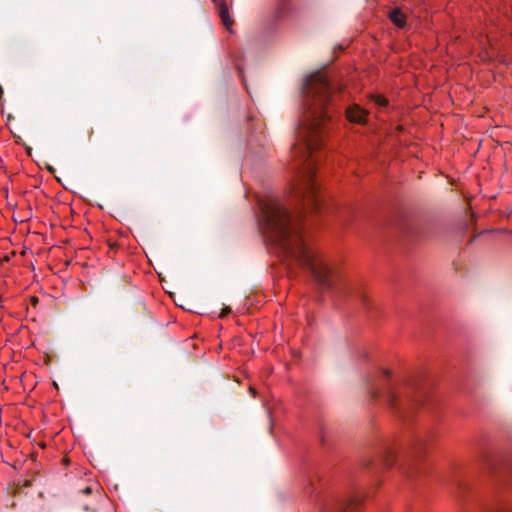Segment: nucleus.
I'll return each mask as SVG.
<instances>
[{
  "label": "nucleus",
  "instance_id": "nucleus-1",
  "mask_svg": "<svg viewBox=\"0 0 512 512\" xmlns=\"http://www.w3.org/2000/svg\"><path fill=\"white\" fill-rule=\"evenodd\" d=\"M320 70L308 74L301 88L302 117L292 147L296 180L289 198L268 195L257 199V223L267 245L295 260L314 279L320 272L304 235L301 218L318 208L317 161L320 139Z\"/></svg>",
  "mask_w": 512,
  "mask_h": 512
},
{
  "label": "nucleus",
  "instance_id": "nucleus-2",
  "mask_svg": "<svg viewBox=\"0 0 512 512\" xmlns=\"http://www.w3.org/2000/svg\"><path fill=\"white\" fill-rule=\"evenodd\" d=\"M322 292L327 291L337 299H358L365 301L366 295L361 285L347 279L340 271L322 264Z\"/></svg>",
  "mask_w": 512,
  "mask_h": 512
},
{
  "label": "nucleus",
  "instance_id": "nucleus-3",
  "mask_svg": "<svg viewBox=\"0 0 512 512\" xmlns=\"http://www.w3.org/2000/svg\"><path fill=\"white\" fill-rule=\"evenodd\" d=\"M292 0H274L272 19L274 22H281L287 19L293 12Z\"/></svg>",
  "mask_w": 512,
  "mask_h": 512
},
{
  "label": "nucleus",
  "instance_id": "nucleus-4",
  "mask_svg": "<svg viewBox=\"0 0 512 512\" xmlns=\"http://www.w3.org/2000/svg\"><path fill=\"white\" fill-rule=\"evenodd\" d=\"M215 6L218 9L219 17L222 21V24L228 31H232V19L230 18L228 7L225 3V0H214Z\"/></svg>",
  "mask_w": 512,
  "mask_h": 512
},
{
  "label": "nucleus",
  "instance_id": "nucleus-5",
  "mask_svg": "<svg viewBox=\"0 0 512 512\" xmlns=\"http://www.w3.org/2000/svg\"><path fill=\"white\" fill-rule=\"evenodd\" d=\"M347 118L351 122L363 123L366 119V111L357 105L351 106L347 109Z\"/></svg>",
  "mask_w": 512,
  "mask_h": 512
},
{
  "label": "nucleus",
  "instance_id": "nucleus-6",
  "mask_svg": "<svg viewBox=\"0 0 512 512\" xmlns=\"http://www.w3.org/2000/svg\"><path fill=\"white\" fill-rule=\"evenodd\" d=\"M361 498L358 496H352L348 500L340 504L337 512H353V510L360 505Z\"/></svg>",
  "mask_w": 512,
  "mask_h": 512
},
{
  "label": "nucleus",
  "instance_id": "nucleus-7",
  "mask_svg": "<svg viewBox=\"0 0 512 512\" xmlns=\"http://www.w3.org/2000/svg\"><path fill=\"white\" fill-rule=\"evenodd\" d=\"M389 18L393 24H395L396 26H398L400 28L404 27V25L406 23L405 15L401 12L400 9H397V8L390 11Z\"/></svg>",
  "mask_w": 512,
  "mask_h": 512
},
{
  "label": "nucleus",
  "instance_id": "nucleus-8",
  "mask_svg": "<svg viewBox=\"0 0 512 512\" xmlns=\"http://www.w3.org/2000/svg\"><path fill=\"white\" fill-rule=\"evenodd\" d=\"M384 397H385L387 403L390 406H393L396 401V397H397L396 388L393 385L387 386L385 388Z\"/></svg>",
  "mask_w": 512,
  "mask_h": 512
},
{
  "label": "nucleus",
  "instance_id": "nucleus-9",
  "mask_svg": "<svg viewBox=\"0 0 512 512\" xmlns=\"http://www.w3.org/2000/svg\"><path fill=\"white\" fill-rule=\"evenodd\" d=\"M374 101L378 106H381V107H385L387 105V100L381 95L375 96Z\"/></svg>",
  "mask_w": 512,
  "mask_h": 512
},
{
  "label": "nucleus",
  "instance_id": "nucleus-10",
  "mask_svg": "<svg viewBox=\"0 0 512 512\" xmlns=\"http://www.w3.org/2000/svg\"><path fill=\"white\" fill-rule=\"evenodd\" d=\"M321 83H322V99H323L326 90H328V88H329L328 80L326 79V77L323 74H322Z\"/></svg>",
  "mask_w": 512,
  "mask_h": 512
},
{
  "label": "nucleus",
  "instance_id": "nucleus-11",
  "mask_svg": "<svg viewBox=\"0 0 512 512\" xmlns=\"http://www.w3.org/2000/svg\"><path fill=\"white\" fill-rule=\"evenodd\" d=\"M369 394H370L371 399H377L379 396V393L376 388H371V390L369 391Z\"/></svg>",
  "mask_w": 512,
  "mask_h": 512
},
{
  "label": "nucleus",
  "instance_id": "nucleus-12",
  "mask_svg": "<svg viewBox=\"0 0 512 512\" xmlns=\"http://www.w3.org/2000/svg\"><path fill=\"white\" fill-rule=\"evenodd\" d=\"M382 373L386 377H388L390 375V371L388 369H382Z\"/></svg>",
  "mask_w": 512,
  "mask_h": 512
},
{
  "label": "nucleus",
  "instance_id": "nucleus-13",
  "mask_svg": "<svg viewBox=\"0 0 512 512\" xmlns=\"http://www.w3.org/2000/svg\"><path fill=\"white\" fill-rule=\"evenodd\" d=\"M249 392L252 394L253 397L256 396V390L253 387L249 388Z\"/></svg>",
  "mask_w": 512,
  "mask_h": 512
},
{
  "label": "nucleus",
  "instance_id": "nucleus-14",
  "mask_svg": "<svg viewBox=\"0 0 512 512\" xmlns=\"http://www.w3.org/2000/svg\"><path fill=\"white\" fill-rule=\"evenodd\" d=\"M91 488L90 487H86L84 490H83V493L85 494H90L91 493Z\"/></svg>",
  "mask_w": 512,
  "mask_h": 512
},
{
  "label": "nucleus",
  "instance_id": "nucleus-15",
  "mask_svg": "<svg viewBox=\"0 0 512 512\" xmlns=\"http://www.w3.org/2000/svg\"><path fill=\"white\" fill-rule=\"evenodd\" d=\"M229 311H230V309H229V308L224 309V311L222 312L221 316H224V315H225L226 313H228Z\"/></svg>",
  "mask_w": 512,
  "mask_h": 512
},
{
  "label": "nucleus",
  "instance_id": "nucleus-16",
  "mask_svg": "<svg viewBox=\"0 0 512 512\" xmlns=\"http://www.w3.org/2000/svg\"><path fill=\"white\" fill-rule=\"evenodd\" d=\"M2 93H3V89H2V87L0 86V94H2Z\"/></svg>",
  "mask_w": 512,
  "mask_h": 512
}]
</instances>
